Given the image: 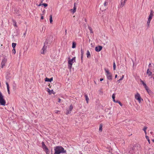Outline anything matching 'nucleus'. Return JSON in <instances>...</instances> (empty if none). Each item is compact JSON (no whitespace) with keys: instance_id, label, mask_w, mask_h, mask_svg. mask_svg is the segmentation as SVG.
Returning a JSON list of instances; mask_svg holds the SVG:
<instances>
[{"instance_id":"42","label":"nucleus","mask_w":154,"mask_h":154,"mask_svg":"<svg viewBox=\"0 0 154 154\" xmlns=\"http://www.w3.org/2000/svg\"><path fill=\"white\" fill-rule=\"evenodd\" d=\"M8 89V93L9 94H10V90H9V89Z\"/></svg>"},{"instance_id":"2","label":"nucleus","mask_w":154,"mask_h":154,"mask_svg":"<svg viewBox=\"0 0 154 154\" xmlns=\"http://www.w3.org/2000/svg\"><path fill=\"white\" fill-rule=\"evenodd\" d=\"M6 103V101L5 99H4V97L2 94L1 92H0V104L5 106Z\"/></svg>"},{"instance_id":"59","label":"nucleus","mask_w":154,"mask_h":154,"mask_svg":"<svg viewBox=\"0 0 154 154\" xmlns=\"http://www.w3.org/2000/svg\"><path fill=\"white\" fill-rule=\"evenodd\" d=\"M0 92H1L0 91Z\"/></svg>"},{"instance_id":"3","label":"nucleus","mask_w":154,"mask_h":154,"mask_svg":"<svg viewBox=\"0 0 154 154\" xmlns=\"http://www.w3.org/2000/svg\"><path fill=\"white\" fill-rule=\"evenodd\" d=\"M75 61V57H74L72 59L68 61V68L69 69H71L73 63Z\"/></svg>"},{"instance_id":"36","label":"nucleus","mask_w":154,"mask_h":154,"mask_svg":"<svg viewBox=\"0 0 154 154\" xmlns=\"http://www.w3.org/2000/svg\"><path fill=\"white\" fill-rule=\"evenodd\" d=\"M6 84L7 85V89H9V84H8V83L7 82H6Z\"/></svg>"},{"instance_id":"4","label":"nucleus","mask_w":154,"mask_h":154,"mask_svg":"<svg viewBox=\"0 0 154 154\" xmlns=\"http://www.w3.org/2000/svg\"><path fill=\"white\" fill-rule=\"evenodd\" d=\"M105 72L107 73L106 76L107 79L109 80H111L112 79V75L111 73L109 72L108 69H105Z\"/></svg>"},{"instance_id":"40","label":"nucleus","mask_w":154,"mask_h":154,"mask_svg":"<svg viewBox=\"0 0 154 154\" xmlns=\"http://www.w3.org/2000/svg\"><path fill=\"white\" fill-rule=\"evenodd\" d=\"M151 20V19H148V21H147V23H150V21Z\"/></svg>"},{"instance_id":"19","label":"nucleus","mask_w":154,"mask_h":154,"mask_svg":"<svg viewBox=\"0 0 154 154\" xmlns=\"http://www.w3.org/2000/svg\"><path fill=\"white\" fill-rule=\"evenodd\" d=\"M12 21H13V24H14V26H15L17 27V25L16 21L14 20H13Z\"/></svg>"},{"instance_id":"17","label":"nucleus","mask_w":154,"mask_h":154,"mask_svg":"<svg viewBox=\"0 0 154 154\" xmlns=\"http://www.w3.org/2000/svg\"><path fill=\"white\" fill-rule=\"evenodd\" d=\"M76 43L75 42H73L72 45V48H75L76 47Z\"/></svg>"},{"instance_id":"30","label":"nucleus","mask_w":154,"mask_h":154,"mask_svg":"<svg viewBox=\"0 0 154 154\" xmlns=\"http://www.w3.org/2000/svg\"><path fill=\"white\" fill-rule=\"evenodd\" d=\"M124 75H122V78L118 80V81L119 82L121 81L122 80L124 77Z\"/></svg>"},{"instance_id":"41","label":"nucleus","mask_w":154,"mask_h":154,"mask_svg":"<svg viewBox=\"0 0 154 154\" xmlns=\"http://www.w3.org/2000/svg\"><path fill=\"white\" fill-rule=\"evenodd\" d=\"M48 92L50 94H51V93H50L51 90L49 89H48Z\"/></svg>"},{"instance_id":"14","label":"nucleus","mask_w":154,"mask_h":154,"mask_svg":"<svg viewBox=\"0 0 154 154\" xmlns=\"http://www.w3.org/2000/svg\"><path fill=\"white\" fill-rule=\"evenodd\" d=\"M81 60L82 61L83 60V54H84V51L81 48Z\"/></svg>"},{"instance_id":"43","label":"nucleus","mask_w":154,"mask_h":154,"mask_svg":"<svg viewBox=\"0 0 154 154\" xmlns=\"http://www.w3.org/2000/svg\"><path fill=\"white\" fill-rule=\"evenodd\" d=\"M149 23H147V25L148 26V27H149Z\"/></svg>"},{"instance_id":"31","label":"nucleus","mask_w":154,"mask_h":154,"mask_svg":"<svg viewBox=\"0 0 154 154\" xmlns=\"http://www.w3.org/2000/svg\"><path fill=\"white\" fill-rule=\"evenodd\" d=\"M71 111H70L69 110H67L66 113V114L68 115L70 113H71Z\"/></svg>"},{"instance_id":"46","label":"nucleus","mask_w":154,"mask_h":154,"mask_svg":"<svg viewBox=\"0 0 154 154\" xmlns=\"http://www.w3.org/2000/svg\"><path fill=\"white\" fill-rule=\"evenodd\" d=\"M26 32L23 34V35L24 36V37H25V36H26Z\"/></svg>"},{"instance_id":"35","label":"nucleus","mask_w":154,"mask_h":154,"mask_svg":"<svg viewBox=\"0 0 154 154\" xmlns=\"http://www.w3.org/2000/svg\"><path fill=\"white\" fill-rule=\"evenodd\" d=\"M42 5H43L45 7H46L48 6V4H46V3H43V4H42Z\"/></svg>"},{"instance_id":"50","label":"nucleus","mask_w":154,"mask_h":154,"mask_svg":"<svg viewBox=\"0 0 154 154\" xmlns=\"http://www.w3.org/2000/svg\"><path fill=\"white\" fill-rule=\"evenodd\" d=\"M51 92H51V93H52L54 94V91H53V90H51Z\"/></svg>"},{"instance_id":"26","label":"nucleus","mask_w":154,"mask_h":154,"mask_svg":"<svg viewBox=\"0 0 154 154\" xmlns=\"http://www.w3.org/2000/svg\"><path fill=\"white\" fill-rule=\"evenodd\" d=\"M140 80V82L142 83L144 86L146 85V84L143 81H142L141 79Z\"/></svg>"},{"instance_id":"10","label":"nucleus","mask_w":154,"mask_h":154,"mask_svg":"<svg viewBox=\"0 0 154 154\" xmlns=\"http://www.w3.org/2000/svg\"><path fill=\"white\" fill-rule=\"evenodd\" d=\"M153 12L152 10L151 11L150 14L149 15L148 19L151 20L152 16H153Z\"/></svg>"},{"instance_id":"13","label":"nucleus","mask_w":154,"mask_h":154,"mask_svg":"<svg viewBox=\"0 0 154 154\" xmlns=\"http://www.w3.org/2000/svg\"><path fill=\"white\" fill-rule=\"evenodd\" d=\"M53 80V78L52 77L50 79H49L47 77L45 79V82H51Z\"/></svg>"},{"instance_id":"51","label":"nucleus","mask_w":154,"mask_h":154,"mask_svg":"<svg viewBox=\"0 0 154 154\" xmlns=\"http://www.w3.org/2000/svg\"><path fill=\"white\" fill-rule=\"evenodd\" d=\"M117 75H116L115 76V78H116L117 77Z\"/></svg>"},{"instance_id":"9","label":"nucleus","mask_w":154,"mask_h":154,"mask_svg":"<svg viewBox=\"0 0 154 154\" xmlns=\"http://www.w3.org/2000/svg\"><path fill=\"white\" fill-rule=\"evenodd\" d=\"M152 73L151 72L150 69L148 68L147 70L146 74L148 75V76H150L152 75Z\"/></svg>"},{"instance_id":"45","label":"nucleus","mask_w":154,"mask_h":154,"mask_svg":"<svg viewBox=\"0 0 154 154\" xmlns=\"http://www.w3.org/2000/svg\"><path fill=\"white\" fill-rule=\"evenodd\" d=\"M151 63H149V67H151Z\"/></svg>"},{"instance_id":"7","label":"nucleus","mask_w":154,"mask_h":154,"mask_svg":"<svg viewBox=\"0 0 154 154\" xmlns=\"http://www.w3.org/2000/svg\"><path fill=\"white\" fill-rule=\"evenodd\" d=\"M44 44L45 45L42 49V51L41 52V54H44L45 53L46 51V49L47 48V46H45L46 43H45Z\"/></svg>"},{"instance_id":"39","label":"nucleus","mask_w":154,"mask_h":154,"mask_svg":"<svg viewBox=\"0 0 154 154\" xmlns=\"http://www.w3.org/2000/svg\"><path fill=\"white\" fill-rule=\"evenodd\" d=\"M45 151L46 152V153L47 154H49V151H48V150H45Z\"/></svg>"},{"instance_id":"22","label":"nucleus","mask_w":154,"mask_h":154,"mask_svg":"<svg viewBox=\"0 0 154 154\" xmlns=\"http://www.w3.org/2000/svg\"><path fill=\"white\" fill-rule=\"evenodd\" d=\"M102 127L103 125L102 124H100V127H99V131H100L101 132L102 131Z\"/></svg>"},{"instance_id":"54","label":"nucleus","mask_w":154,"mask_h":154,"mask_svg":"<svg viewBox=\"0 0 154 154\" xmlns=\"http://www.w3.org/2000/svg\"><path fill=\"white\" fill-rule=\"evenodd\" d=\"M152 141L154 142V139L152 140Z\"/></svg>"},{"instance_id":"57","label":"nucleus","mask_w":154,"mask_h":154,"mask_svg":"<svg viewBox=\"0 0 154 154\" xmlns=\"http://www.w3.org/2000/svg\"><path fill=\"white\" fill-rule=\"evenodd\" d=\"M43 0H42L41 1V3H42V2H43Z\"/></svg>"},{"instance_id":"25","label":"nucleus","mask_w":154,"mask_h":154,"mask_svg":"<svg viewBox=\"0 0 154 154\" xmlns=\"http://www.w3.org/2000/svg\"><path fill=\"white\" fill-rule=\"evenodd\" d=\"M73 108V107L72 105H71L69 107V109L70 110V111H71L72 109Z\"/></svg>"},{"instance_id":"47","label":"nucleus","mask_w":154,"mask_h":154,"mask_svg":"<svg viewBox=\"0 0 154 154\" xmlns=\"http://www.w3.org/2000/svg\"><path fill=\"white\" fill-rule=\"evenodd\" d=\"M43 19H44L43 16H41V19H42V20H43Z\"/></svg>"},{"instance_id":"8","label":"nucleus","mask_w":154,"mask_h":154,"mask_svg":"<svg viewBox=\"0 0 154 154\" xmlns=\"http://www.w3.org/2000/svg\"><path fill=\"white\" fill-rule=\"evenodd\" d=\"M102 47L101 46H99L98 47H96L95 48V50L96 51L99 52L102 49Z\"/></svg>"},{"instance_id":"24","label":"nucleus","mask_w":154,"mask_h":154,"mask_svg":"<svg viewBox=\"0 0 154 154\" xmlns=\"http://www.w3.org/2000/svg\"><path fill=\"white\" fill-rule=\"evenodd\" d=\"M16 45L17 44L16 43H12V47L13 48H14Z\"/></svg>"},{"instance_id":"58","label":"nucleus","mask_w":154,"mask_h":154,"mask_svg":"<svg viewBox=\"0 0 154 154\" xmlns=\"http://www.w3.org/2000/svg\"><path fill=\"white\" fill-rule=\"evenodd\" d=\"M94 82L95 84L96 83L95 81H94Z\"/></svg>"},{"instance_id":"37","label":"nucleus","mask_w":154,"mask_h":154,"mask_svg":"<svg viewBox=\"0 0 154 154\" xmlns=\"http://www.w3.org/2000/svg\"><path fill=\"white\" fill-rule=\"evenodd\" d=\"M147 128V127H144L143 128V130L144 131H146V130Z\"/></svg>"},{"instance_id":"53","label":"nucleus","mask_w":154,"mask_h":154,"mask_svg":"<svg viewBox=\"0 0 154 154\" xmlns=\"http://www.w3.org/2000/svg\"><path fill=\"white\" fill-rule=\"evenodd\" d=\"M144 132H145V133L146 134V131H144Z\"/></svg>"},{"instance_id":"49","label":"nucleus","mask_w":154,"mask_h":154,"mask_svg":"<svg viewBox=\"0 0 154 154\" xmlns=\"http://www.w3.org/2000/svg\"><path fill=\"white\" fill-rule=\"evenodd\" d=\"M67 34V30L66 29L65 31V35H66Z\"/></svg>"},{"instance_id":"6","label":"nucleus","mask_w":154,"mask_h":154,"mask_svg":"<svg viewBox=\"0 0 154 154\" xmlns=\"http://www.w3.org/2000/svg\"><path fill=\"white\" fill-rule=\"evenodd\" d=\"M7 61V59L6 58H4L2 59L1 63L2 68H3L5 66V64L6 63Z\"/></svg>"},{"instance_id":"38","label":"nucleus","mask_w":154,"mask_h":154,"mask_svg":"<svg viewBox=\"0 0 154 154\" xmlns=\"http://www.w3.org/2000/svg\"><path fill=\"white\" fill-rule=\"evenodd\" d=\"M60 112L58 110H56L55 111V113L56 114L58 113V112Z\"/></svg>"},{"instance_id":"44","label":"nucleus","mask_w":154,"mask_h":154,"mask_svg":"<svg viewBox=\"0 0 154 154\" xmlns=\"http://www.w3.org/2000/svg\"><path fill=\"white\" fill-rule=\"evenodd\" d=\"M58 100V102L60 103V102L61 99L60 98H59Z\"/></svg>"},{"instance_id":"15","label":"nucleus","mask_w":154,"mask_h":154,"mask_svg":"<svg viewBox=\"0 0 154 154\" xmlns=\"http://www.w3.org/2000/svg\"><path fill=\"white\" fill-rule=\"evenodd\" d=\"M87 57L88 58H89L91 57L90 53L89 51H87Z\"/></svg>"},{"instance_id":"33","label":"nucleus","mask_w":154,"mask_h":154,"mask_svg":"<svg viewBox=\"0 0 154 154\" xmlns=\"http://www.w3.org/2000/svg\"><path fill=\"white\" fill-rule=\"evenodd\" d=\"M145 89L146 90L148 91V90H149V88L146 85V86H144Z\"/></svg>"},{"instance_id":"27","label":"nucleus","mask_w":154,"mask_h":154,"mask_svg":"<svg viewBox=\"0 0 154 154\" xmlns=\"http://www.w3.org/2000/svg\"><path fill=\"white\" fill-rule=\"evenodd\" d=\"M88 28L90 31V33H93V31H92V29L91 28V27H90V26H88Z\"/></svg>"},{"instance_id":"32","label":"nucleus","mask_w":154,"mask_h":154,"mask_svg":"<svg viewBox=\"0 0 154 154\" xmlns=\"http://www.w3.org/2000/svg\"><path fill=\"white\" fill-rule=\"evenodd\" d=\"M115 102L116 103H118L121 106H122V104L120 101H116Z\"/></svg>"},{"instance_id":"29","label":"nucleus","mask_w":154,"mask_h":154,"mask_svg":"<svg viewBox=\"0 0 154 154\" xmlns=\"http://www.w3.org/2000/svg\"><path fill=\"white\" fill-rule=\"evenodd\" d=\"M108 4V2L107 1H105L104 3V6H106Z\"/></svg>"},{"instance_id":"16","label":"nucleus","mask_w":154,"mask_h":154,"mask_svg":"<svg viewBox=\"0 0 154 154\" xmlns=\"http://www.w3.org/2000/svg\"><path fill=\"white\" fill-rule=\"evenodd\" d=\"M85 100L86 101L87 103H88V101L89 100V99L87 94L85 95Z\"/></svg>"},{"instance_id":"28","label":"nucleus","mask_w":154,"mask_h":154,"mask_svg":"<svg viewBox=\"0 0 154 154\" xmlns=\"http://www.w3.org/2000/svg\"><path fill=\"white\" fill-rule=\"evenodd\" d=\"M113 70H115L116 68V65L115 62H114L113 64Z\"/></svg>"},{"instance_id":"18","label":"nucleus","mask_w":154,"mask_h":154,"mask_svg":"<svg viewBox=\"0 0 154 154\" xmlns=\"http://www.w3.org/2000/svg\"><path fill=\"white\" fill-rule=\"evenodd\" d=\"M76 8L75 6V4H74V7L73 8V9H72L71 10H72V12L73 13H75L76 11Z\"/></svg>"},{"instance_id":"34","label":"nucleus","mask_w":154,"mask_h":154,"mask_svg":"<svg viewBox=\"0 0 154 154\" xmlns=\"http://www.w3.org/2000/svg\"><path fill=\"white\" fill-rule=\"evenodd\" d=\"M12 52L14 54H15V53H16V50H15V48H13V50L12 51Z\"/></svg>"},{"instance_id":"20","label":"nucleus","mask_w":154,"mask_h":154,"mask_svg":"<svg viewBox=\"0 0 154 154\" xmlns=\"http://www.w3.org/2000/svg\"><path fill=\"white\" fill-rule=\"evenodd\" d=\"M50 21L51 23H52L53 22L52 20V15H51L50 16Z\"/></svg>"},{"instance_id":"11","label":"nucleus","mask_w":154,"mask_h":154,"mask_svg":"<svg viewBox=\"0 0 154 154\" xmlns=\"http://www.w3.org/2000/svg\"><path fill=\"white\" fill-rule=\"evenodd\" d=\"M42 147L43 149H45V150H48V148L45 145V144L44 142H42Z\"/></svg>"},{"instance_id":"21","label":"nucleus","mask_w":154,"mask_h":154,"mask_svg":"<svg viewBox=\"0 0 154 154\" xmlns=\"http://www.w3.org/2000/svg\"><path fill=\"white\" fill-rule=\"evenodd\" d=\"M115 94H112V98L113 99V101L114 102H115L116 101H115Z\"/></svg>"},{"instance_id":"55","label":"nucleus","mask_w":154,"mask_h":154,"mask_svg":"<svg viewBox=\"0 0 154 154\" xmlns=\"http://www.w3.org/2000/svg\"><path fill=\"white\" fill-rule=\"evenodd\" d=\"M153 133V132H150V134H152Z\"/></svg>"},{"instance_id":"23","label":"nucleus","mask_w":154,"mask_h":154,"mask_svg":"<svg viewBox=\"0 0 154 154\" xmlns=\"http://www.w3.org/2000/svg\"><path fill=\"white\" fill-rule=\"evenodd\" d=\"M146 138L147 139L149 143V144H150V140L149 139V137H148V136H146Z\"/></svg>"},{"instance_id":"48","label":"nucleus","mask_w":154,"mask_h":154,"mask_svg":"<svg viewBox=\"0 0 154 154\" xmlns=\"http://www.w3.org/2000/svg\"><path fill=\"white\" fill-rule=\"evenodd\" d=\"M103 78H101V79H100V81H103Z\"/></svg>"},{"instance_id":"56","label":"nucleus","mask_w":154,"mask_h":154,"mask_svg":"<svg viewBox=\"0 0 154 154\" xmlns=\"http://www.w3.org/2000/svg\"><path fill=\"white\" fill-rule=\"evenodd\" d=\"M135 147H136V146L134 147V148H135Z\"/></svg>"},{"instance_id":"5","label":"nucleus","mask_w":154,"mask_h":154,"mask_svg":"<svg viewBox=\"0 0 154 154\" xmlns=\"http://www.w3.org/2000/svg\"><path fill=\"white\" fill-rule=\"evenodd\" d=\"M135 98L140 103L141 100H143V99H142L140 97V94L138 93H137L135 95Z\"/></svg>"},{"instance_id":"1","label":"nucleus","mask_w":154,"mask_h":154,"mask_svg":"<svg viewBox=\"0 0 154 154\" xmlns=\"http://www.w3.org/2000/svg\"><path fill=\"white\" fill-rule=\"evenodd\" d=\"M54 154H60V153H65L66 152V150L61 146H56L54 149Z\"/></svg>"},{"instance_id":"52","label":"nucleus","mask_w":154,"mask_h":154,"mask_svg":"<svg viewBox=\"0 0 154 154\" xmlns=\"http://www.w3.org/2000/svg\"><path fill=\"white\" fill-rule=\"evenodd\" d=\"M41 5H42V4H40L39 5H38V6H41Z\"/></svg>"},{"instance_id":"12","label":"nucleus","mask_w":154,"mask_h":154,"mask_svg":"<svg viewBox=\"0 0 154 154\" xmlns=\"http://www.w3.org/2000/svg\"><path fill=\"white\" fill-rule=\"evenodd\" d=\"M127 0H122L121 4V6L123 7L125 5Z\"/></svg>"}]
</instances>
